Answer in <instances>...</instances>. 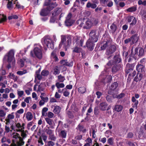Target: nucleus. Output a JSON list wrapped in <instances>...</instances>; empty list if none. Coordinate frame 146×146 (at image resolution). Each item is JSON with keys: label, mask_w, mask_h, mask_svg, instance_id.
Wrapping results in <instances>:
<instances>
[{"label": "nucleus", "mask_w": 146, "mask_h": 146, "mask_svg": "<svg viewBox=\"0 0 146 146\" xmlns=\"http://www.w3.org/2000/svg\"><path fill=\"white\" fill-rule=\"evenodd\" d=\"M61 41L59 44V47L60 48L62 45L65 51L70 46L71 42L72 36L70 35H62L61 36Z\"/></svg>", "instance_id": "obj_1"}, {"label": "nucleus", "mask_w": 146, "mask_h": 146, "mask_svg": "<svg viewBox=\"0 0 146 146\" xmlns=\"http://www.w3.org/2000/svg\"><path fill=\"white\" fill-rule=\"evenodd\" d=\"M14 51L12 49L7 53L4 57V59L6 60L9 63L7 66V67L8 69L11 67V63H12V65H13L15 63V60L14 56Z\"/></svg>", "instance_id": "obj_2"}, {"label": "nucleus", "mask_w": 146, "mask_h": 146, "mask_svg": "<svg viewBox=\"0 0 146 146\" xmlns=\"http://www.w3.org/2000/svg\"><path fill=\"white\" fill-rule=\"evenodd\" d=\"M42 47L39 45H38L34 48L33 52L31 51L30 52L31 56L33 57L36 56L38 58L40 59L42 57Z\"/></svg>", "instance_id": "obj_3"}, {"label": "nucleus", "mask_w": 146, "mask_h": 146, "mask_svg": "<svg viewBox=\"0 0 146 146\" xmlns=\"http://www.w3.org/2000/svg\"><path fill=\"white\" fill-rule=\"evenodd\" d=\"M42 42L45 50H47V48H50L52 49L54 48V44L51 39L45 37L42 39Z\"/></svg>", "instance_id": "obj_4"}, {"label": "nucleus", "mask_w": 146, "mask_h": 146, "mask_svg": "<svg viewBox=\"0 0 146 146\" xmlns=\"http://www.w3.org/2000/svg\"><path fill=\"white\" fill-rule=\"evenodd\" d=\"M116 47L115 45L111 44L108 47L106 50L105 54L107 56V59L109 60L112 56V54L115 52Z\"/></svg>", "instance_id": "obj_5"}, {"label": "nucleus", "mask_w": 146, "mask_h": 146, "mask_svg": "<svg viewBox=\"0 0 146 146\" xmlns=\"http://www.w3.org/2000/svg\"><path fill=\"white\" fill-rule=\"evenodd\" d=\"M89 39L92 40L93 42H97L98 38V35L97 34L96 30L92 29L91 30L89 34Z\"/></svg>", "instance_id": "obj_6"}, {"label": "nucleus", "mask_w": 146, "mask_h": 146, "mask_svg": "<svg viewBox=\"0 0 146 146\" xmlns=\"http://www.w3.org/2000/svg\"><path fill=\"white\" fill-rule=\"evenodd\" d=\"M81 38L78 36H76L73 37V41L74 43H76L75 45H80L81 46H82L83 40L82 39H80Z\"/></svg>", "instance_id": "obj_7"}, {"label": "nucleus", "mask_w": 146, "mask_h": 146, "mask_svg": "<svg viewBox=\"0 0 146 146\" xmlns=\"http://www.w3.org/2000/svg\"><path fill=\"white\" fill-rule=\"evenodd\" d=\"M25 142L22 138H20V141L17 140L16 143L14 140H13L12 143L9 146H22L24 144Z\"/></svg>", "instance_id": "obj_8"}, {"label": "nucleus", "mask_w": 146, "mask_h": 146, "mask_svg": "<svg viewBox=\"0 0 146 146\" xmlns=\"http://www.w3.org/2000/svg\"><path fill=\"white\" fill-rule=\"evenodd\" d=\"M60 63L63 65L72 67L73 65V62L71 60L68 62L66 60H62L60 61Z\"/></svg>", "instance_id": "obj_9"}, {"label": "nucleus", "mask_w": 146, "mask_h": 146, "mask_svg": "<svg viewBox=\"0 0 146 146\" xmlns=\"http://www.w3.org/2000/svg\"><path fill=\"white\" fill-rule=\"evenodd\" d=\"M95 42H93L92 40L89 39L87 40L86 42V45L88 48L90 50H92L93 49Z\"/></svg>", "instance_id": "obj_10"}, {"label": "nucleus", "mask_w": 146, "mask_h": 146, "mask_svg": "<svg viewBox=\"0 0 146 146\" xmlns=\"http://www.w3.org/2000/svg\"><path fill=\"white\" fill-rule=\"evenodd\" d=\"M136 69L138 73L145 72V66L141 64H138L136 66Z\"/></svg>", "instance_id": "obj_11"}, {"label": "nucleus", "mask_w": 146, "mask_h": 146, "mask_svg": "<svg viewBox=\"0 0 146 146\" xmlns=\"http://www.w3.org/2000/svg\"><path fill=\"white\" fill-rule=\"evenodd\" d=\"M130 38L131 40V45H132L137 42L139 38V36L138 34H135L131 36Z\"/></svg>", "instance_id": "obj_12"}, {"label": "nucleus", "mask_w": 146, "mask_h": 146, "mask_svg": "<svg viewBox=\"0 0 146 146\" xmlns=\"http://www.w3.org/2000/svg\"><path fill=\"white\" fill-rule=\"evenodd\" d=\"M139 50V56H142L144 54V50L142 48H136L135 50V54H138V51Z\"/></svg>", "instance_id": "obj_13"}, {"label": "nucleus", "mask_w": 146, "mask_h": 146, "mask_svg": "<svg viewBox=\"0 0 146 146\" xmlns=\"http://www.w3.org/2000/svg\"><path fill=\"white\" fill-rule=\"evenodd\" d=\"M92 23L90 19H88L85 23V26L84 27V29H89L92 26Z\"/></svg>", "instance_id": "obj_14"}, {"label": "nucleus", "mask_w": 146, "mask_h": 146, "mask_svg": "<svg viewBox=\"0 0 146 146\" xmlns=\"http://www.w3.org/2000/svg\"><path fill=\"white\" fill-rule=\"evenodd\" d=\"M134 68V66L132 64H127L126 66L125 72L127 74L129 73L132 71Z\"/></svg>", "instance_id": "obj_15"}, {"label": "nucleus", "mask_w": 146, "mask_h": 146, "mask_svg": "<svg viewBox=\"0 0 146 146\" xmlns=\"http://www.w3.org/2000/svg\"><path fill=\"white\" fill-rule=\"evenodd\" d=\"M84 21L82 19H79L77 21L76 23L78 25L77 28L80 29L82 27L84 29V27L85 26Z\"/></svg>", "instance_id": "obj_16"}, {"label": "nucleus", "mask_w": 146, "mask_h": 146, "mask_svg": "<svg viewBox=\"0 0 146 146\" xmlns=\"http://www.w3.org/2000/svg\"><path fill=\"white\" fill-rule=\"evenodd\" d=\"M15 125L16 127L19 129L17 130V131L19 132L20 131H21L22 130L24 129L25 128L24 126L25 124L24 123H23L21 125L19 123H15Z\"/></svg>", "instance_id": "obj_17"}, {"label": "nucleus", "mask_w": 146, "mask_h": 146, "mask_svg": "<svg viewBox=\"0 0 146 146\" xmlns=\"http://www.w3.org/2000/svg\"><path fill=\"white\" fill-rule=\"evenodd\" d=\"M121 67V65L120 64H115L112 68V71L113 72H115L120 70Z\"/></svg>", "instance_id": "obj_18"}, {"label": "nucleus", "mask_w": 146, "mask_h": 146, "mask_svg": "<svg viewBox=\"0 0 146 146\" xmlns=\"http://www.w3.org/2000/svg\"><path fill=\"white\" fill-rule=\"evenodd\" d=\"M41 68L40 67L38 70L36 71L35 72V79L36 80L37 78L39 80H40L42 79V75H41L40 73L41 71Z\"/></svg>", "instance_id": "obj_19"}, {"label": "nucleus", "mask_w": 146, "mask_h": 146, "mask_svg": "<svg viewBox=\"0 0 146 146\" xmlns=\"http://www.w3.org/2000/svg\"><path fill=\"white\" fill-rule=\"evenodd\" d=\"M112 41L111 40H107L105 43L101 47V50H104L107 47H108L111 44Z\"/></svg>", "instance_id": "obj_20"}, {"label": "nucleus", "mask_w": 146, "mask_h": 146, "mask_svg": "<svg viewBox=\"0 0 146 146\" xmlns=\"http://www.w3.org/2000/svg\"><path fill=\"white\" fill-rule=\"evenodd\" d=\"M14 118V113L12 112L11 114H8L5 119L7 120L8 122H11L12 120Z\"/></svg>", "instance_id": "obj_21"}, {"label": "nucleus", "mask_w": 146, "mask_h": 146, "mask_svg": "<svg viewBox=\"0 0 146 146\" xmlns=\"http://www.w3.org/2000/svg\"><path fill=\"white\" fill-rule=\"evenodd\" d=\"M132 101L134 103V104H132V107L134 108H135L136 109H137V105L138 103V101L137 100L135 99V97L134 96L132 97Z\"/></svg>", "instance_id": "obj_22"}, {"label": "nucleus", "mask_w": 146, "mask_h": 146, "mask_svg": "<svg viewBox=\"0 0 146 146\" xmlns=\"http://www.w3.org/2000/svg\"><path fill=\"white\" fill-rule=\"evenodd\" d=\"M107 104L105 102L101 103L100 104L99 108L102 111H104L106 110Z\"/></svg>", "instance_id": "obj_23"}, {"label": "nucleus", "mask_w": 146, "mask_h": 146, "mask_svg": "<svg viewBox=\"0 0 146 146\" xmlns=\"http://www.w3.org/2000/svg\"><path fill=\"white\" fill-rule=\"evenodd\" d=\"M67 133L66 131L64 130H62L59 133L58 135L59 137L62 138H66V136Z\"/></svg>", "instance_id": "obj_24"}, {"label": "nucleus", "mask_w": 146, "mask_h": 146, "mask_svg": "<svg viewBox=\"0 0 146 146\" xmlns=\"http://www.w3.org/2000/svg\"><path fill=\"white\" fill-rule=\"evenodd\" d=\"M57 5V4L56 3H51L47 7V9L48 11H50L52 10L54 7H56Z\"/></svg>", "instance_id": "obj_25"}, {"label": "nucleus", "mask_w": 146, "mask_h": 146, "mask_svg": "<svg viewBox=\"0 0 146 146\" xmlns=\"http://www.w3.org/2000/svg\"><path fill=\"white\" fill-rule=\"evenodd\" d=\"M143 76L142 74L137 73V76L134 78V80L136 82L140 81L142 78Z\"/></svg>", "instance_id": "obj_26"}, {"label": "nucleus", "mask_w": 146, "mask_h": 146, "mask_svg": "<svg viewBox=\"0 0 146 146\" xmlns=\"http://www.w3.org/2000/svg\"><path fill=\"white\" fill-rule=\"evenodd\" d=\"M123 106L121 105H116L115 106L114 110L117 112L121 111L123 109Z\"/></svg>", "instance_id": "obj_27"}, {"label": "nucleus", "mask_w": 146, "mask_h": 146, "mask_svg": "<svg viewBox=\"0 0 146 146\" xmlns=\"http://www.w3.org/2000/svg\"><path fill=\"white\" fill-rule=\"evenodd\" d=\"M26 118L28 121L31 120L33 118V116L31 113L27 112L26 114Z\"/></svg>", "instance_id": "obj_28"}, {"label": "nucleus", "mask_w": 146, "mask_h": 146, "mask_svg": "<svg viewBox=\"0 0 146 146\" xmlns=\"http://www.w3.org/2000/svg\"><path fill=\"white\" fill-rule=\"evenodd\" d=\"M62 9L61 8H56L52 15H57L60 14L62 12Z\"/></svg>", "instance_id": "obj_29"}, {"label": "nucleus", "mask_w": 146, "mask_h": 146, "mask_svg": "<svg viewBox=\"0 0 146 146\" xmlns=\"http://www.w3.org/2000/svg\"><path fill=\"white\" fill-rule=\"evenodd\" d=\"M61 108L58 106H55L53 110V112L56 114H58L60 111Z\"/></svg>", "instance_id": "obj_30"}, {"label": "nucleus", "mask_w": 146, "mask_h": 146, "mask_svg": "<svg viewBox=\"0 0 146 146\" xmlns=\"http://www.w3.org/2000/svg\"><path fill=\"white\" fill-rule=\"evenodd\" d=\"M113 60L115 64L119 63L121 61V59L118 55L115 56L114 57Z\"/></svg>", "instance_id": "obj_31"}, {"label": "nucleus", "mask_w": 146, "mask_h": 146, "mask_svg": "<svg viewBox=\"0 0 146 146\" xmlns=\"http://www.w3.org/2000/svg\"><path fill=\"white\" fill-rule=\"evenodd\" d=\"M9 77L12 79H13L14 82H16L17 81L18 77L17 76H15L13 74L11 73H9Z\"/></svg>", "instance_id": "obj_32"}, {"label": "nucleus", "mask_w": 146, "mask_h": 146, "mask_svg": "<svg viewBox=\"0 0 146 146\" xmlns=\"http://www.w3.org/2000/svg\"><path fill=\"white\" fill-rule=\"evenodd\" d=\"M118 86V83L116 82H114L111 86L110 87V90H114L117 88Z\"/></svg>", "instance_id": "obj_33"}, {"label": "nucleus", "mask_w": 146, "mask_h": 146, "mask_svg": "<svg viewBox=\"0 0 146 146\" xmlns=\"http://www.w3.org/2000/svg\"><path fill=\"white\" fill-rule=\"evenodd\" d=\"M74 21L73 20H70L65 21V25L67 26H70L74 23Z\"/></svg>", "instance_id": "obj_34"}, {"label": "nucleus", "mask_w": 146, "mask_h": 146, "mask_svg": "<svg viewBox=\"0 0 146 146\" xmlns=\"http://www.w3.org/2000/svg\"><path fill=\"white\" fill-rule=\"evenodd\" d=\"M48 11L47 9V7L46 9H42L40 13V15L42 16L46 15L48 13Z\"/></svg>", "instance_id": "obj_35"}, {"label": "nucleus", "mask_w": 146, "mask_h": 146, "mask_svg": "<svg viewBox=\"0 0 146 146\" xmlns=\"http://www.w3.org/2000/svg\"><path fill=\"white\" fill-rule=\"evenodd\" d=\"M79 45H75V47L73 48V52L79 53L81 52V49L78 47Z\"/></svg>", "instance_id": "obj_36"}, {"label": "nucleus", "mask_w": 146, "mask_h": 146, "mask_svg": "<svg viewBox=\"0 0 146 146\" xmlns=\"http://www.w3.org/2000/svg\"><path fill=\"white\" fill-rule=\"evenodd\" d=\"M86 91V88L84 87H81L79 88L78 89V92L82 94H83L85 93Z\"/></svg>", "instance_id": "obj_37"}, {"label": "nucleus", "mask_w": 146, "mask_h": 146, "mask_svg": "<svg viewBox=\"0 0 146 146\" xmlns=\"http://www.w3.org/2000/svg\"><path fill=\"white\" fill-rule=\"evenodd\" d=\"M110 28L111 29L110 31L112 33H113L116 30L117 27L116 25L113 23L111 26Z\"/></svg>", "instance_id": "obj_38"}, {"label": "nucleus", "mask_w": 146, "mask_h": 146, "mask_svg": "<svg viewBox=\"0 0 146 146\" xmlns=\"http://www.w3.org/2000/svg\"><path fill=\"white\" fill-rule=\"evenodd\" d=\"M48 139L49 140L55 141L56 139L57 138L55 136L53 133L49 136Z\"/></svg>", "instance_id": "obj_39"}, {"label": "nucleus", "mask_w": 146, "mask_h": 146, "mask_svg": "<svg viewBox=\"0 0 146 146\" xmlns=\"http://www.w3.org/2000/svg\"><path fill=\"white\" fill-rule=\"evenodd\" d=\"M13 137L15 139H18V141H20V138H22L20 137L19 134V133H13L12 134Z\"/></svg>", "instance_id": "obj_40"}, {"label": "nucleus", "mask_w": 146, "mask_h": 146, "mask_svg": "<svg viewBox=\"0 0 146 146\" xmlns=\"http://www.w3.org/2000/svg\"><path fill=\"white\" fill-rule=\"evenodd\" d=\"M137 10V8L136 7L133 6L132 7H130L127 9L126 11L127 12H132L135 11Z\"/></svg>", "instance_id": "obj_41"}, {"label": "nucleus", "mask_w": 146, "mask_h": 146, "mask_svg": "<svg viewBox=\"0 0 146 146\" xmlns=\"http://www.w3.org/2000/svg\"><path fill=\"white\" fill-rule=\"evenodd\" d=\"M60 73L57 66H56L53 69V74L55 75L59 74Z\"/></svg>", "instance_id": "obj_42"}, {"label": "nucleus", "mask_w": 146, "mask_h": 146, "mask_svg": "<svg viewBox=\"0 0 146 146\" xmlns=\"http://www.w3.org/2000/svg\"><path fill=\"white\" fill-rule=\"evenodd\" d=\"M56 86L57 88L59 89L60 88H64L65 86V85L63 83H60L59 82H57L56 83Z\"/></svg>", "instance_id": "obj_43"}, {"label": "nucleus", "mask_w": 146, "mask_h": 146, "mask_svg": "<svg viewBox=\"0 0 146 146\" xmlns=\"http://www.w3.org/2000/svg\"><path fill=\"white\" fill-rule=\"evenodd\" d=\"M45 120L47 123L49 125H52L53 122V120L52 119L50 118L46 117L45 118Z\"/></svg>", "instance_id": "obj_44"}, {"label": "nucleus", "mask_w": 146, "mask_h": 146, "mask_svg": "<svg viewBox=\"0 0 146 146\" xmlns=\"http://www.w3.org/2000/svg\"><path fill=\"white\" fill-rule=\"evenodd\" d=\"M44 130L46 133L49 135V136L54 133V131L51 129L46 128Z\"/></svg>", "instance_id": "obj_45"}, {"label": "nucleus", "mask_w": 146, "mask_h": 146, "mask_svg": "<svg viewBox=\"0 0 146 146\" xmlns=\"http://www.w3.org/2000/svg\"><path fill=\"white\" fill-rule=\"evenodd\" d=\"M27 70H24L23 71H18L17 72V74L21 76L27 73Z\"/></svg>", "instance_id": "obj_46"}, {"label": "nucleus", "mask_w": 146, "mask_h": 146, "mask_svg": "<svg viewBox=\"0 0 146 146\" xmlns=\"http://www.w3.org/2000/svg\"><path fill=\"white\" fill-rule=\"evenodd\" d=\"M49 72L46 70H43L41 72V74L42 76H46L48 75Z\"/></svg>", "instance_id": "obj_47"}, {"label": "nucleus", "mask_w": 146, "mask_h": 146, "mask_svg": "<svg viewBox=\"0 0 146 146\" xmlns=\"http://www.w3.org/2000/svg\"><path fill=\"white\" fill-rule=\"evenodd\" d=\"M58 81L61 82H63L65 80L64 77L61 74L58 76Z\"/></svg>", "instance_id": "obj_48"}, {"label": "nucleus", "mask_w": 146, "mask_h": 146, "mask_svg": "<svg viewBox=\"0 0 146 146\" xmlns=\"http://www.w3.org/2000/svg\"><path fill=\"white\" fill-rule=\"evenodd\" d=\"M90 19L92 23V25H96L98 24V20L93 18H90Z\"/></svg>", "instance_id": "obj_49"}, {"label": "nucleus", "mask_w": 146, "mask_h": 146, "mask_svg": "<svg viewBox=\"0 0 146 146\" xmlns=\"http://www.w3.org/2000/svg\"><path fill=\"white\" fill-rule=\"evenodd\" d=\"M78 128L80 131H82L83 132H85L86 129L83 125H79L78 126Z\"/></svg>", "instance_id": "obj_50"}, {"label": "nucleus", "mask_w": 146, "mask_h": 146, "mask_svg": "<svg viewBox=\"0 0 146 146\" xmlns=\"http://www.w3.org/2000/svg\"><path fill=\"white\" fill-rule=\"evenodd\" d=\"M7 19L6 17L4 14L2 15V17H1L0 19V23H1L3 22L6 21Z\"/></svg>", "instance_id": "obj_51"}, {"label": "nucleus", "mask_w": 146, "mask_h": 146, "mask_svg": "<svg viewBox=\"0 0 146 146\" xmlns=\"http://www.w3.org/2000/svg\"><path fill=\"white\" fill-rule=\"evenodd\" d=\"M51 56L52 58H53L55 61H57L58 60V58L55 55V53L54 52H53L52 53Z\"/></svg>", "instance_id": "obj_52"}, {"label": "nucleus", "mask_w": 146, "mask_h": 146, "mask_svg": "<svg viewBox=\"0 0 146 146\" xmlns=\"http://www.w3.org/2000/svg\"><path fill=\"white\" fill-rule=\"evenodd\" d=\"M72 16V14L70 13H69V14L67 15V17H66V19L65 21L72 20L71 19Z\"/></svg>", "instance_id": "obj_53"}, {"label": "nucleus", "mask_w": 146, "mask_h": 146, "mask_svg": "<svg viewBox=\"0 0 146 146\" xmlns=\"http://www.w3.org/2000/svg\"><path fill=\"white\" fill-rule=\"evenodd\" d=\"M54 116V113L51 112H48L47 114L48 118H52Z\"/></svg>", "instance_id": "obj_54"}, {"label": "nucleus", "mask_w": 146, "mask_h": 146, "mask_svg": "<svg viewBox=\"0 0 146 146\" xmlns=\"http://www.w3.org/2000/svg\"><path fill=\"white\" fill-rule=\"evenodd\" d=\"M21 132V136L23 137V138H24L26 137H27V134L25 133L24 130L23 129L21 131H20Z\"/></svg>", "instance_id": "obj_55"}, {"label": "nucleus", "mask_w": 146, "mask_h": 146, "mask_svg": "<svg viewBox=\"0 0 146 146\" xmlns=\"http://www.w3.org/2000/svg\"><path fill=\"white\" fill-rule=\"evenodd\" d=\"M108 143L110 145H112L113 144V138L111 137L108 139L107 141Z\"/></svg>", "instance_id": "obj_56"}, {"label": "nucleus", "mask_w": 146, "mask_h": 146, "mask_svg": "<svg viewBox=\"0 0 146 146\" xmlns=\"http://www.w3.org/2000/svg\"><path fill=\"white\" fill-rule=\"evenodd\" d=\"M88 0H76V2L78 3V4L81 3V4L82 5H83L84 3L83 2L84 1H86Z\"/></svg>", "instance_id": "obj_57"}, {"label": "nucleus", "mask_w": 146, "mask_h": 146, "mask_svg": "<svg viewBox=\"0 0 146 146\" xmlns=\"http://www.w3.org/2000/svg\"><path fill=\"white\" fill-rule=\"evenodd\" d=\"M124 42L125 44H127L130 43V45H131V39L130 37L125 39L124 41Z\"/></svg>", "instance_id": "obj_58"}, {"label": "nucleus", "mask_w": 146, "mask_h": 146, "mask_svg": "<svg viewBox=\"0 0 146 146\" xmlns=\"http://www.w3.org/2000/svg\"><path fill=\"white\" fill-rule=\"evenodd\" d=\"M17 92L19 96L20 97H21L24 94V92L23 91H19L17 90Z\"/></svg>", "instance_id": "obj_59"}, {"label": "nucleus", "mask_w": 146, "mask_h": 146, "mask_svg": "<svg viewBox=\"0 0 146 146\" xmlns=\"http://www.w3.org/2000/svg\"><path fill=\"white\" fill-rule=\"evenodd\" d=\"M114 64L115 63L113 60H111L108 62L107 64V65L109 66H111Z\"/></svg>", "instance_id": "obj_60"}, {"label": "nucleus", "mask_w": 146, "mask_h": 146, "mask_svg": "<svg viewBox=\"0 0 146 146\" xmlns=\"http://www.w3.org/2000/svg\"><path fill=\"white\" fill-rule=\"evenodd\" d=\"M6 115V113L4 111L2 110H0V116L1 117H4Z\"/></svg>", "instance_id": "obj_61"}, {"label": "nucleus", "mask_w": 146, "mask_h": 146, "mask_svg": "<svg viewBox=\"0 0 146 146\" xmlns=\"http://www.w3.org/2000/svg\"><path fill=\"white\" fill-rule=\"evenodd\" d=\"M55 145V143L52 141H49L48 142V146H54Z\"/></svg>", "instance_id": "obj_62"}, {"label": "nucleus", "mask_w": 146, "mask_h": 146, "mask_svg": "<svg viewBox=\"0 0 146 146\" xmlns=\"http://www.w3.org/2000/svg\"><path fill=\"white\" fill-rule=\"evenodd\" d=\"M133 135V134L131 132H129L127 135V138H132Z\"/></svg>", "instance_id": "obj_63"}, {"label": "nucleus", "mask_w": 146, "mask_h": 146, "mask_svg": "<svg viewBox=\"0 0 146 146\" xmlns=\"http://www.w3.org/2000/svg\"><path fill=\"white\" fill-rule=\"evenodd\" d=\"M142 18L143 19L146 20V11L143 12L142 15Z\"/></svg>", "instance_id": "obj_64"}]
</instances>
